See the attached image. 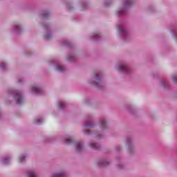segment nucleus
Masks as SVG:
<instances>
[{
	"mask_svg": "<svg viewBox=\"0 0 177 177\" xmlns=\"http://www.w3.org/2000/svg\"><path fill=\"white\" fill-rule=\"evenodd\" d=\"M15 99L17 104H21L23 102H24L23 96H21V93H20V91H15Z\"/></svg>",
	"mask_w": 177,
	"mask_h": 177,
	"instance_id": "obj_1",
	"label": "nucleus"
},
{
	"mask_svg": "<svg viewBox=\"0 0 177 177\" xmlns=\"http://www.w3.org/2000/svg\"><path fill=\"white\" fill-rule=\"evenodd\" d=\"M118 70L119 71H123V73H128L129 71L128 67L125 64L119 65L118 67Z\"/></svg>",
	"mask_w": 177,
	"mask_h": 177,
	"instance_id": "obj_2",
	"label": "nucleus"
},
{
	"mask_svg": "<svg viewBox=\"0 0 177 177\" xmlns=\"http://www.w3.org/2000/svg\"><path fill=\"white\" fill-rule=\"evenodd\" d=\"M90 147H91V149H93L94 150H99L100 149V145H99V144L92 142L90 144Z\"/></svg>",
	"mask_w": 177,
	"mask_h": 177,
	"instance_id": "obj_3",
	"label": "nucleus"
},
{
	"mask_svg": "<svg viewBox=\"0 0 177 177\" xmlns=\"http://www.w3.org/2000/svg\"><path fill=\"white\" fill-rule=\"evenodd\" d=\"M32 91L35 92V93H36L37 95H39V93H41V92H42V90L39 88L34 86L32 88Z\"/></svg>",
	"mask_w": 177,
	"mask_h": 177,
	"instance_id": "obj_4",
	"label": "nucleus"
},
{
	"mask_svg": "<svg viewBox=\"0 0 177 177\" xmlns=\"http://www.w3.org/2000/svg\"><path fill=\"white\" fill-rule=\"evenodd\" d=\"M99 167H106V165H109V161L107 160H102L98 163Z\"/></svg>",
	"mask_w": 177,
	"mask_h": 177,
	"instance_id": "obj_5",
	"label": "nucleus"
},
{
	"mask_svg": "<svg viewBox=\"0 0 177 177\" xmlns=\"http://www.w3.org/2000/svg\"><path fill=\"white\" fill-rule=\"evenodd\" d=\"M76 150L77 151H81L82 150V142H78L76 145Z\"/></svg>",
	"mask_w": 177,
	"mask_h": 177,
	"instance_id": "obj_6",
	"label": "nucleus"
},
{
	"mask_svg": "<svg viewBox=\"0 0 177 177\" xmlns=\"http://www.w3.org/2000/svg\"><path fill=\"white\" fill-rule=\"evenodd\" d=\"M51 177H66L64 172L53 175Z\"/></svg>",
	"mask_w": 177,
	"mask_h": 177,
	"instance_id": "obj_7",
	"label": "nucleus"
},
{
	"mask_svg": "<svg viewBox=\"0 0 177 177\" xmlns=\"http://www.w3.org/2000/svg\"><path fill=\"white\" fill-rule=\"evenodd\" d=\"M100 125H101L102 129H104V128H106V127H107V122H106L104 120V121H101L100 122Z\"/></svg>",
	"mask_w": 177,
	"mask_h": 177,
	"instance_id": "obj_8",
	"label": "nucleus"
},
{
	"mask_svg": "<svg viewBox=\"0 0 177 177\" xmlns=\"http://www.w3.org/2000/svg\"><path fill=\"white\" fill-rule=\"evenodd\" d=\"M28 177H37L35 172H34L32 171H28Z\"/></svg>",
	"mask_w": 177,
	"mask_h": 177,
	"instance_id": "obj_9",
	"label": "nucleus"
},
{
	"mask_svg": "<svg viewBox=\"0 0 177 177\" xmlns=\"http://www.w3.org/2000/svg\"><path fill=\"white\" fill-rule=\"evenodd\" d=\"M95 74V78L97 80V81H99L100 80V77L102 76V73H94Z\"/></svg>",
	"mask_w": 177,
	"mask_h": 177,
	"instance_id": "obj_10",
	"label": "nucleus"
},
{
	"mask_svg": "<svg viewBox=\"0 0 177 177\" xmlns=\"http://www.w3.org/2000/svg\"><path fill=\"white\" fill-rule=\"evenodd\" d=\"M57 71H60L61 73L64 71V66H58L57 68Z\"/></svg>",
	"mask_w": 177,
	"mask_h": 177,
	"instance_id": "obj_11",
	"label": "nucleus"
},
{
	"mask_svg": "<svg viewBox=\"0 0 177 177\" xmlns=\"http://www.w3.org/2000/svg\"><path fill=\"white\" fill-rule=\"evenodd\" d=\"M65 143L66 145H71V143H73V140H71V138L66 139Z\"/></svg>",
	"mask_w": 177,
	"mask_h": 177,
	"instance_id": "obj_12",
	"label": "nucleus"
},
{
	"mask_svg": "<svg viewBox=\"0 0 177 177\" xmlns=\"http://www.w3.org/2000/svg\"><path fill=\"white\" fill-rule=\"evenodd\" d=\"M65 106H66V104H64V103H63V102H60L59 104V109H64Z\"/></svg>",
	"mask_w": 177,
	"mask_h": 177,
	"instance_id": "obj_13",
	"label": "nucleus"
},
{
	"mask_svg": "<svg viewBox=\"0 0 177 177\" xmlns=\"http://www.w3.org/2000/svg\"><path fill=\"white\" fill-rule=\"evenodd\" d=\"M93 84L95 85V86H97V88H102V86H100V83H99V82H93Z\"/></svg>",
	"mask_w": 177,
	"mask_h": 177,
	"instance_id": "obj_14",
	"label": "nucleus"
},
{
	"mask_svg": "<svg viewBox=\"0 0 177 177\" xmlns=\"http://www.w3.org/2000/svg\"><path fill=\"white\" fill-rule=\"evenodd\" d=\"M24 158H26L25 156H21L19 157V162H23V160H24Z\"/></svg>",
	"mask_w": 177,
	"mask_h": 177,
	"instance_id": "obj_15",
	"label": "nucleus"
},
{
	"mask_svg": "<svg viewBox=\"0 0 177 177\" xmlns=\"http://www.w3.org/2000/svg\"><path fill=\"white\" fill-rule=\"evenodd\" d=\"M172 80L174 82L177 84V76L176 75H173Z\"/></svg>",
	"mask_w": 177,
	"mask_h": 177,
	"instance_id": "obj_16",
	"label": "nucleus"
},
{
	"mask_svg": "<svg viewBox=\"0 0 177 177\" xmlns=\"http://www.w3.org/2000/svg\"><path fill=\"white\" fill-rule=\"evenodd\" d=\"M86 128H92L93 127V124H85Z\"/></svg>",
	"mask_w": 177,
	"mask_h": 177,
	"instance_id": "obj_17",
	"label": "nucleus"
},
{
	"mask_svg": "<svg viewBox=\"0 0 177 177\" xmlns=\"http://www.w3.org/2000/svg\"><path fill=\"white\" fill-rule=\"evenodd\" d=\"M5 66H6V64H5V62L0 64L1 68H5Z\"/></svg>",
	"mask_w": 177,
	"mask_h": 177,
	"instance_id": "obj_18",
	"label": "nucleus"
},
{
	"mask_svg": "<svg viewBox=\"0 0 177 177\" xmlns=\"http://www.w3.org/2000/svg\"><path fill=\"white\" fill-rule=\"evenodd\" d=\"M125 6H129V5H131V1H128L127 2H126L124 3Z\"/></svg>",
	"mask_w": 177,
	"mask_h": 177,
	"instance_id": "obj_19",
	"label": "nucleus"
},
{
	"mask_svg": "<svg viewBox=\"0 0 177 177\" xmlns=\"http://www.w3.org/2000/svg\"><path fill=\"white\" fill-rule=\"evenodd\" d=\"M42 16H43V17L46 18V17H48V16H49V14L48 13H44V14H42Z\"/></svg>",
	"mask_w": 177,
	"mask_h": 177,
	"instance_id": "obj_20",
	"label": "nucleus"
},
{
	"mask_svg": "<svg viewBox=\"0 0 177 177\" xmlns=\"http://www.w3.org/2000/svg\"><path fill=\"white\" fill-rule=\"evenodd\" d=\"M46 39H47V40L50 39V35L49 34L46 35Z\"/></svg>",
	"mask_w": 177,
	"mask_h": 177,
	"instance_id": "obj_21",
	"label": "nucleus"
},
{
	"mask_svg": "<svg viewBox=\"0 0 177 177\" xmlns=\"http://www.w3.org/2000/svg\"><path fill=\"white\" fill-rule=\"evenodd\" d=\"M41 122H42V120H38L37 122H36V124H41Z\"/></svg>",
	"mask_w": 177,
	"mask_h": 177,
	"instance_id": "obj_22",
	"label": "nucleus"
},
{
	"mask_svg": "<svg viewBox=\"0 0 177 177\" xmlns=\"http://www.w3.org/2000/svg\"><path fill=\"white\" fill-rule=\"evenodd\" d=\"M84 133L86 134V135H89L91 133V131H89V130H86L84 131Z\"/></svg>",
	"mask_w": 177,
	"mask_h": 177,
	"instance_id": "obj_23",
	"label": "nucleus"
},
{
	"mask_svg": "<svg viewBox=\"0 0 177 177\" xmlns=\"http://www.w3.org/2000/svg\"><path fill=\"white\" fill-rule=\"evenodd\" d=\"M74 59H75L74 57H72L71 58L68 59V62H73Z\"/></svg>",
	"mask_w": 177,
	"mask_h": 177,
	"instance_id": "obj_24",
	"label": "nucleus"
},
{
	"mask_svg": "<svg viewBox=\"0 0 177 177\" xmlns=\"http://www.w3.org/2000/svg\"><path fill=\"white\" fill-rule=\"evenodd\" d=\"M99 35H95L94 39H97L99 38Z\"/></svg>",
	"mask_w": 177,
	"mask_h": 177,
	"instance_id": "obj_25",
	"label": "nucleus"
},
{
	"mask_svg": "<svg viewBox=\"0 0 177 177\" xmlns=\"http://www.w3.org/2000/svg\"><path fill=\"white\" fill-rule=\"evenodd\" d=\"M16 30H20V26L19 25H15Z\"/></svg>",
	"mask_w": 177,
	"mask_h": 177,
	"instance_id": "obj_26",
	"label": "nucleus"
},
{
	"mask_svg": "<svg viewBox=\"0 0 177 177\" xmlns=\"http://www.w3.org/2000/svg\"><path fill=\"white\" fill-rule=\"evenodd\" d=\"M127 145H131V142L129 140H127Z\"/></svg>",
	"mask_w": 177,
	"mask_h": 177,
	"instance_id": "obj_27",
	"label": "nucleus"
},
{
	"mask_svg": "<svg viewBox=\"0 0 177 177\" xmlns=\"http://www.w3.org/2000/svg\"><path fill=\"white\" fill-rule=\"evenodd\" d=\"M4 164H6V160H3Z\"/></svg>",
	"mask_w": 177,
	"mask_h": 177,
	"instance_id": "obj_28",
	"label": "nucleus"
},
{
	"mask_svg": "<svg viewBox=\"0 0 177 177\" xmlns=\"http://www.w3.org/2000/svg\"><path fill=\"white\" fill-rule=\"evenodd\" d=\"M97 139H101V138L100 137H97Z\"/></svg>",
	"mask_w": 177,
	"mask_h": 177,
	"instance_id": "obj_29",
	"label": "nucleus"
},
{
	"mask_svg": "<svg viewBox=\"0 0 177 177\" xmlns=\"http://www.w3.org/2000/svg\"><path fill=\"white\" fill-rule=\"evenodd\" d=\"M119 13H120V15H121V12H120Z\"/></svg>",
	"mask_w": 177,
	"mask_h": 177,
	"instance_id": "obj_30",
	"label": "nucleus"
}]
</instances>
